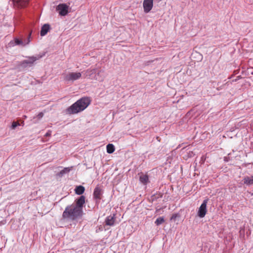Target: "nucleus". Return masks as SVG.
I'll return each mask as SVG.
<instances>
[{
  "label": "nucleus",
  "instance_id": "obj_3",
  "mask_svg": "<svg viewBox=\"0 0 253 253\" xmlns=\"http://www.w3.org/2000/svg\"><path fill=\"white\" fill-rule=\"evenodd\" d=\"M82 77L80 72H69L64 75V80L66 82H74L79 80Z\"/></svg>",
  "mask_w": 253,
  "mask_h": 253
},
{
  "label": "nucleus",
  "instance_id": "obj_21",
  "mask_svg": "<svg viewBox=\"0 0 253 253\" xmlns=\"http://www.w3.org/2000/svg\"><path fill=\"white\" fill-rule=\"evenodd\" d=\"M95 72V69L87 70L86 71V73L88 74H86V76H87L88 75L90 76L91 74L94 73Z\"/></svg>",
  "mask_w": 253,
  "mask_h": 253
},
{
  "label": "nucleus",
  "instance_id": "obj_19",
  "mask_svg": "<svg viewBox=\"0 0 253 253\" xmlns=\"http://www.w3.org/2000/svg\"><path fill=\"white\" fill-rule=\"evenodd\" d=\"M179 217V215L178 213H174L172 215V216L170 217V220H173L175 221L176 218Z\"/></svg>",
  "mask_w": 253,
  "mask_h": 253
},
{
  "label": "nucleus",
  "instance_id": "obj_10",
  "mask_svg": "<svg viewBox=\"0 0 253 253\" xmlns=\"http://www.w3.org/2000/svg\"><path fill=\"white\" fill-rule=\"evenodd\" d=\"M115 215H109L107 216L105 219V224L107 225L113 226L115 222Z\"/></svg>",
  "mask_w": 253,
  "mask_h": 253
},
{
  "label": "nucleus",
  "instance_id": "obj_17",
  "mask_svg": "<svg viewBox=\"0 0 253 253\" xmlns=\"http://www.w3.org/2000/svg\"><path fill=\"white\" fill-rule=\"evenodd\" d=\"M165 222V219L163 217H158L156 221H155V223L157 225L159 226L161 225V224Z\"/></svg>",
  "mask_w": 253,
  "mask_h": 253
},
{
  "label": "nucleus",
  "instance_id": "obj_9",
  "mask_svg": "<svg viewBox=\"0 0 253 253\" xmlns=\"http://www.w3.org/2000/svg\"><path fill=\"white\" fill-rule=\"evenodd\" d=\"M102 190L99 186H96L93 192V197L95 199L100 200L101 197Z\"/></svg>",
  "mask_w": 253,
  "mask_h": 253
},
{
  "label": "nucleus",
  "instance_id": "obj_2",
  "mask_svg": "<svg viewBox=\"0 0 253 253\" xmlns=\"http://www.w3.org/2000/svg\"><path fill=\"white\" fill-rule=\"evenodd\" d=\"M90 103V99L89 97H83L67 108V112L69 114H77L84 111Z\"/></svg>",
  "mask_w": 253,
  "mask_h": 253
},
{
  "label": "nucleus",
  "instance_id": "obj_18",
  "mask_svg": "<svg viewBox=\"0 0 253 253\" xmlns=\"http://www.w3.org/2000/svg\"><path fill=\"white\" fill-rule=\"evenodd\" d=\"M70 171V169L68 168H65L60 172V174L63 175L65 173L68 172Z\"/></svg>",
  "mask_w": 253,
  "mask_h": 253
},
{
  "label": "nucleus",
  "instance_id": "obj_6",
  "mask_svg": "<svg viewBox=\"0 0 253 253\" xmlns=\"http://www.w3.org/2000/svg\"><path fill=\"white\" fill-rule=\"evenodd\" d=\"M207 202H208V200H205L199 209L198 214L199 216L201 218L204 217L207 213Z\"/></svg>",
  "mask_w": 253,
  "mask_h": 253
},
{
  "label": "nucleus",
  "instance_id": "obj_22",
  "mask_svg": "<svg viewBox=\"0 0 253 253\" xmlns=\"http://www.w3.org/2000/svg\"><path fill=\"white\" fill-rule=\"evenodd\" d=\"M43 116V113L40 112V113L38 114V115H37V117L39 119H40L42 118Z\"/></svg>",
  "mask_w": 253,
  "mask_h": 253
},
{
  "label": "nucleus",
  "instance_id": "obj_14",
  "mask_svg": "<svg viewBox=\"0 0 253 253\" xmlns=\"http://www.w3.org/2000/svg\"><path fill=\"white\" fill-rule=\"evenodd\" d=\"M244 183L247 185L253 184V176H245L243 179Z\"/></svg>",
  "mask_w": 253,
  "mask_h": 253
},
{
  "label": "nucleus",
  "instance_id": "obj_16",
  "mask_svg": "<svg viewBox=\"0 0 253 253\" xmlns=\"http://www.w3.org/2000/svg\"><path fill=\"white\" fill-rule=\"evenodd\" d=\"M107 152L109 154H112L115 151V147L112 144H109L106 146Z\"/></svg>",
  "mask_w": 253,
  "mask_h": 253
},
{
  "label": "nucleus",
  "instance_id": "obj_23",
  "mask_svg": "<svg viewBox=\"0 0 253 253\" xmlns=\"http://www.w3.org/2000/svg\"><path fill=\"white\" fill-rule=\"evenodd\" d=\"M51 134V131L48 130L45 134V136L46 137L50 136Z\"/></svg>",
  "mask_w": 253,
  "mask_h": 253
},
{
  "label": "nucleus",
  "instance_id": "obj_7",
  "mask_svg": "<svg viewBox=\"0 0 253 253\" xmlns=\"http://www.w3.org/2000/svg\"><path fill=\"white\" fill-rule=\"evenodd\" d=\"M154 0H144L143 2V7L145 13L149 12L153 7Z\"/></svg>",
  "mask_w": 253,
  "mask_h": 253
},
{
  "label": "nucleus",
  "instance_id": "obj_12",
  "mask_svg": "<svg viewBox=\"0 0 253 253\" xmlns=\"http://www.w3.org/2000/svg\"><path fill=\"white\" fill-rule=\"evenodd\" d=\"M139 180L142 184L144 185L147 184V183L149 182V178L148 175L142 174L140 176Z\"/></svg>",
  "mask_w": 253,
  "mask_h": 253
},
{
  "label": "nucleus",
  "instance_id": "obj_4",
  "mask_svg": "<svg viewBox=\"0 0 253 253\" xmlns=\"http://www.w3.org/2000/svg\"><path fill=\"white\" fill-rule=\"evenodd\" d=\"M42 57V55H38L36 56H32L29 57L28 60H25L20 63V65L23 67H26L27 65H32L35 61L39 60Z\"/></svg>",
  "mask_w": 253,
  "mask_h": 253
},
{
  "label": "nucleus",
  "instance_id": "obj_13",
  "mask_svg": "<svg viewBox=\"0 0 253 253\" xmlns=\"http://www.w3.org/2000/svg\"><path fill=\"white\" fill-rule=\"evenodd\" d=\"M85 188L82 185L78 186L75 189V193L77 195H82L84 192Z\"/></svg>",
  "mask_w": 253,
  "mask_h": 253
},
{
  "label": "nucleus",
  "instance_id": "obj_5",
  "mask_svg": "<svg viewBox=\"0 0 253 253\" xmlns=\"http://www.w3.org/2000/svg\"><path fill=\"white\" fill-rule=\"evenodd\" d=\"M69 6L65 3L59 4L56 7V10L61 16H65L68 13Z\"/></svg>",
  "mask_w": 253,
  "mask_h": 253
},
{
  "label": "nucleus",
  "instance_id": "obj_8",
  "mask_svg": "<svg viewBox=\"0 0 253 253\" xmlns=\"http://www.w3.org/2000/svg\"><path fill=\"white\" fill-rule=\"evenodd\" d=\"M14 5L19 8L26 7L29 2V0H13Z\"/></svg>",
  "mask_w": 253,
  "mask_h": 253
},
{
  "label": "nucleus",
  "instance_id": "obj_1",
  "mask_svg": "<svg viewBox=\"0 0 253 253\" xmlns=\"http://www.w3.org/2000/svg\"><path fill=\"white\" fill-rule=\"evenodd\" d=\"M85 199V197L82 195L76 199L74 204L66 207L62 213V218L72 221L81 218L84 213Z\"/></svg>",
  "mask_w": 253,
  "mask_h": 253
},
{
  "label": "nucleus",
  "instance_id": "obj_11",
  "mask_svg": "<svg viewBox=\"0 0 253 253\" xmlns=\"http://www.w3.org/2000/svg\"><path fill=\"white\" fill-rule=\"evenodd\" d=\"M50 29V26L48 24H44L42 27V29L41 31V36H45Z\"/></svg>",
  "mask_w": 253,
  "mask_h": 253
},
{
  "label": "nucleus",
  "instance_id": "obj_20",
  "mask_svg": "<svg viewBox=\"0 0 253 253\" xmlns=\"http://www.w3.org/2000/svg\"><path fill=\"white\" fill-rule=\"evenodd\" d=\"M20 124L18 122H13L11 125V128L14 129L17 126H19Z\"/></svg>",
  "mask_w": 253,
  "mask_h": 253
},
{
  "label": "nucleus",
  "instance_id": "obj_15",
  "mask_svg": "<svg viewBox=\"0 0 253 253\" xmlns=\"http://www.w3.org/2000/svg\"><path fill=\"white\" fill-rule=\"evenodd\" d=\"M31 35V32H30V34H29L28 41H27V42L26 43H24L21 40H20L18 39H15V42L16 44H17V45L21 44V45H24L26 44H28L29 43L30 41V38Z\"/></svg>",
  "mask_w": 253,
  "mask_h": 253
}]
</instances>
